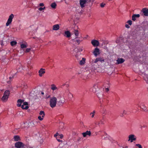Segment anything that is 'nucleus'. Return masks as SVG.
I'll return each instance as SVG.
<instances>
[{"instance_id":"64","label":"nucleus","mask_w":148,"mask_h":148,"mask_svg":"<svg viewBox=\"0 0 148 148\" xmlns=\"http://www.w3.org/2000/svg\"><path fill=\"white\" fill-rule=\"evenodd\" d=\"M147 83H148V81H147Z\"/></svg>"},{"instance_id":"47","label":"nucleus","mask_w":148,"mask_h":148,"mask_svg":"<svg viewBox=\"0 0 148 148\" xmlns=\"http://www.w3.org/2000/svg\"><path fill=\"white\" fill-rule=\"evenodd\" d=\"M109 90V89L108 88H105V91L106 92H108Z\"/></svg>"},{"instance_id":"45","label":"nucleus","mask_w":148,"mask_h":148,"mask_svg":"<svg viewBox=\"0 0 148 148\" xmlns=\"http://www.w3.org/2000/svg\"><path fill=\"white\" fill-rule=\"evenodd\" d=\"M105 4H103V3H101V7L103 8V7L105 5Z\"/></svg>"},{"instance_id":"7","label":"nucleus","mask_w":148,"mask_h":148,"mask_svg":"<svg viewBox=\"0 0 148 148\" xmlns=\"http://www.w3.org/2000/svg\"><path fill=\"white\" fill-rule=\"evenodd\" d=\"M91 43L94 47L97 46L99 45V42L95 40H92L91 42Z\"/></svg>"},{"instance_id":"23","label":"nucleus","mask_w":148,"mask_h":148,"mask_svg":"<svg viewBox=\"0 0 148 148\" xmlns=\"http://www.w3.org/2000/svg\"><path fill=\"white\" fill-rule=\"evenodd\" d=\"M27 44L26 43L24 44H21V47L22 49L25 48L27 47Z\"/></svg>"},{"instance_id":"59","label":"nucleus","mask_w":148,"mask_h":148,"mask_svg":"<svg viewBox=\"0 0 148 148\" xmlns=\"http://www.w3.org/2000/svg\"><path fill=\"white\" fill-rule=\"evenodd\" d=\"M27 148H34L32 147H28Z\"/></svg>"},{"instance_id":"15","label":"nucleus","mask_w":148,"mask_h":148,"mask_svg":"<svg viewBox=\"0 0 148 148\" xmlns=\"http://www.w3.org/2000/svg\"><path fill=\"white\" fill-rule=\"evenodd\" d=\"M142 11L143 12L144 15L146 16H148V9L145 8H143L142 9Z\"/></svg>"},{"instance_id":"39","label":"nucleus","mask_w":148,"mask_h":148,"mask_svg":"<svg viewBox=\"0 0 148 148\" xmlns=\"http://www.w3.org/2000/svg\"><path fill=\"white\" fill-rule=\"evenodd\" d=\"M127 23H128L130 25H131L132 24V21L129 20L127 22Z\"/></svg>"},{"instance_id":"12","label":"nucleus","mask_w":148,"mask_h":148,"mask_svg":"<svg viewBox=\"0 0 148 148\" xmlns=\"http://www.w3.org/2000/svg\"><path fill=\"white\" fill-rule=\"evenodd\" d=\"M80 51L79 50V49L77 47H75L74 48V49L73 50V53L75 55L76 57L77 58L78 56L77 54Z\"/></svg>"},{"instance_id":"49","label":"nucleus","mask_w":148,"mask_h":148,"mask_svg":"<svg viewBox=\"0 0 148 148\" xmlns=\"http://www.w3.org/2000/svg\"><path fill=\"white\" fill-rule=\"evenodd\" d=\"M58 134H59L58 133H57L56 134H55L54 135V136L55 137H56L58 135Z\"/></svg>"},{"instance_id":"52","label":"nucleus","mask_w":148,"mask_h":148,"mask_svg":"<svg viewBox=\"0 0 148 148\" xmlns=\"http://www.w3.org/2000/svg\"><path fill=\"white\" fill-rule=\"evenodd\" d=\"M13 77H14V76H12V77H9V79H11L12 78H13Z\"/></svg>"},{"instance_id":"57","label":"nucleus","mask_w":148,"mask_h":148,"mask_svg":"<svg viewBox=\"0 0 148 148\" xmlns=\"http://www.w3.org/2000/svg\"><path fill=\"white\" fill-rule=\"evenodd\" d=\"M41 94L42 95H43L44 94V92H41Z\"/></svg>"},{"instance_id":"50","label":"nucleus","mask_w":148,"mask_h":148,"mask_svg":"<svg viewBox=\"0 0 148 148\" xmlns=\"http://www.w3.org/2000/svg\"><path fill=\"white\" fill-rule=\"evenodd\" d=\"M38 9L40 11H42L43 10V8H42L40 7V8Z\"/></svg>"},{"instance_id":"8","label":"nucleus","mask_w":148,"mask_h":148,"mask_svg":"<svg viewBox=\"0 0 148 148\" xmlns=\"http://www.w3.org/2000/svg\"><path fill=\"white\" fill-rule=\"evenodd\" d=\"M93 54L96 57L100 53L99 49L97 47L96 48L93 52Z\"/></svg>"},{"instance_id":"35","label":"nucleus","mask_w":148,"mask_h":148,"mask_svg":"<svg viewBox=\"0 0 148 148\" xmlns=\"http://www.w3.org/2000/svg\"><path fill=\"white\" fill-rule=\"evenodd\" d=\"M31 48H27L25 51V53H27L29 52L31 50Z\"/></svg>"},{"instance_id":"60","label":"nucleus","mask_w":148,"mask_h":148,"mask_svg":"<svg viewBox=\"0 0 148 148\" xmlns=\"http://www.w3.org/2000/svg\"><path fill=\"white\" fill-rule=\"evenodd\" d=\"M1 45H3V43L2 42H1Z\"/></svg>"},{"instance_id":"33","label":"nucleus","mask_w":148,"mask_h":148,"mask_svg":"<svg viewBox=\"0 0 148 148\" xmlns=\"http://www.w3.org/2000/svg\"><path fill=\"white\" fill-rule=\"evenodd\" d=\"M98 61V58H96L95 60H93L92 61V64H94V63H96Z\"/></svg>"},{"instance_id":"2","label":"nucleus","mask_w":148,"mask_h":148,"mask_svg":"<svg viewBox=\"0 0 148 148\" xmlns=\"http://www.w3.org/2000/svg\"><path fill=\"white\" fill-rule=\"evenodd\" d=\"M57 102V98L55 97H53L50 98L49 101V105L50 106L53 108L56 107Z\"/></svg>"},{"instance_id":"32","label":"nucleus","mask_w":148,"mask_h":148,"mask_svg":"<svg viewBox=\"0 0 148 148\" xmlns=\"http://www.w3.org/2000/svg\"><path fill=\"white\" fill-rule=\"evenodd\" d=\"M28 124H29V126H34V124L33 122L31 121L30 122H29L28 123Z\"/></svg>"},{"instance_id":"41","label":"nucleus","mask_w":148,"mask_h":148,"mask_svg":"<svg viewBox=\"0 0 148 148\" xmlns=\"http://www.w3.org/2000/svg\"><path fill=\"white\" fill-rule=\"evenodd\" d=\"M136 145L139 148H142L141 145L139 144H136Z\"/></svg>"},{"instance_id":"36","label":"nucleus","mask_w":148,"mask_h":148,"mask_svg":"<svg viewBox=\"0 0 148 148\" xmlns=\"http://www.w3.org/2000/svg\"><path fill=\"white\" fill-rule=\"evenodd\" d=\"M43 118H44V117H42V116H39L38 117V119L39 120L41 121L43 120Z\"/></svg>"},{"instance_id":"9","label":"nucleus","mask_w":148,"mask_h":148,"mask_svg":"<svg viewBox=\"0 0 148 148\" xmlns=\"http://www.w3.org/2000/svg\"><path fill=\"white\" fill-rule=\"evenodd\" d=\"M63 35L66 38H69L71 36V34L69 31L67 30L64 32Z\"/></svg>"},{"instance_id":"11","label":"nucleus","mask_w":148,"mask_h":148,"mask_svg":"<svg viewBox=\"0 0 148 148\" xmlns=\"http://www.w3.org/2000/svg\"><path fill=\"white\" fill-rule=\"evenodd\" d=\"M23 146V144L21 142H17L15 144V146L17 148H21Z\"/></svg>"},{"instance_id":"16","label":"nucleus","mask_w":148,"mask_h":148,"mask_svg":"<svg viewBox=\"0 0 148 148\" xmlns=\"http://www.w3.org/2000/svg\"><path fill=\"white\" fill-rule=\"evenodd\" d=\"M91 133L90 131H87L85 132L82 133V134L84 137H86L87 135L90 136L91 135Z\"/></svg>"},{"instance_id":"10","label":"nucleus","mask_w":148,"mask_h":148,"mask_svg":"<svg viewBox=\"0 0 148 148\" xmlns=\"http://www.w3.org/2000/svg\"><path fill=\"white\" fill-rule=\"evenodd\" d=\"M87 0H80V4L82 8L85 6V4Z\"/></svg>"},{"instance_id":"44","label":"nucleus","mask_w":148,"mask_h":148,"mask_svg":"<svg viewBox=\"0 0 148 148\" xmlns=\"http://www.w3.org/2000/svg\"><path fill=\"white\" fill-rule=\"evenodd\" d=\"M88 37V35H87L85 37H84L83 38V39H86ZM80 38H82V37H81V36L80 37Z\"/></svg>"},{"instance_id":"29","label":"nucleus","mask_w":148,"mask_h":148,"mask_svg":"<svg viewBox=\"0 0 148 148\" xmlns=\"http://www.w3.org/2000/svg\"><path fill=\"white\" fill-rule=\"evenodd\" d=\"M10 44L12 46L15 45L17 44V42L15 41H12L11 42Z\"/></svg>"},{"instance_id":"3","label":"nucleus","mask_w":148,"mask_h":148,"mask_svg":"<svg viewBox=\"0 0 148 148\" xmlns=\"http://www.w3.org/2000/svg\"><path fill=\"white\" fill-rule=\"evenodd\" d=\"M10 94V91L9 90H6L5 91L3 94V95L2 98V100L3 101H6L8 98L9 95Z\"/></svg>"},{"instance_id":"27","label":"nucleus","mask_w":148,"mask_h":148,"mask_svg":"<svg viewBox=\"0 0 148 148\" xmlns=\"http://www.w3.org/2000/svg\"><path fill=\"white\" fill-rule=\"evenodd\" d=\"M40 116H42V117H44L45 116V112L43 111H41L39 113Z\"/></svg>"},{"instance_id":"25","label":"nucleus","mask_w":148,"mask_h":148,"mask_svg":"<svg viewBox=\"0 0 148 148\" xmlns=\"http://www.w3.org/2000/svg\"><path fill=\"white\" fill-rule=\"evenodd\" d=\"M51 89L53 91L58 89L56 86L54 84H52L51 85Z\"/></svg>"},{"instance_id":"1","label":"nucleus","mask_w":148,"mask_h":148,"mask_svg":"<svg viewBox=\"0 0 148 148\" xmlns=\"http://www.w3.org/2000/svg\"><path fill=\"white\" fill-rule=\"evenodd\" d=\"M17 106L18 107L21 106V104L23 102V105L21 106V108L23 109H27L28 108V106H27L28 103L27 102H24V100L21 99H19L17 101Z\"/></svg>"},{"instance_id":"22","label":"nucleus","mask_w":148,"mask_h":148,"mask_svg":"<svg viewBox=\"0 0 148 148\" xmlns=\"http://www.w3.org/2000/svg\"><path fill=\"white\" fill-rule=\"evenodd\" d=\"M14 140L16 141H18L20 140V137L16 135L14 137Z\"/></svg>"},{"instance_id":"42","label":"nucleus","mask_w":148,"mask_h":148,"mask_svg":"<svg viewBox=\"0 0 148 148\" xmlns=\"http://www.w3.org/2000/svg\"><path fill=\"white\" fill-rule=\"evenodd\" d=\"M127 114V113H126V111L125 110H124L123 111L122 114L121 116H123V114Z\"/></svg>"},{"instance_id":"19","label":"nucleus","mask_w":148,"mask_h":148,"mask_svg":"<svg viewBox=\"0 0 148 148\" xmlns=\"http://www.w3.org/2000/svg\"><path fill=\"white\" fill-rule=\"evenodd\" d=\"M139 14H134L132 17V19L133 20L135 21L137 18H138L140 16Z\"/></svg>"},{"instance_id":"51","label":"nucleus","mask_w":148,"mask_h":148,"mask_svg":"<svg viewBox=\"0 0 148 148\" xmlns=\"http://www.w3.org/2000/svg\"><path fill=\"white\" fill-rule=\"evenodd\" d=\"M79 50L80 51L79 52H80L83 51V49L82 48H80V49H79Z\"/></svg>"},{"instance_id":"18","label":"nucleus","mask_w":148,"mask_h":148,"mask_svg":"<svg viewBox=\"0 0 148 148\" xmlns=\"http://www.w3.org/2000/svg\"><path fill=\"white\" fill-rule=\"evenodd\" d=\"M73 33L74 34H75V35L76 36L75 38H80V37H78L77 36H79V33L78 31L77 30H75L73 32Z\"/></svg>"},{"instance_id":"34","label":"nucleus","mask_w":148,"mask_h":148,"mask_svg":"<svg viewBox=\"0 0 148 148\" xmlns=\"http://www.w3.org/2000/svg\"><path fill=\"white\" fill-rule=\"evenodd\" d=\"M95 113V110H94L92 112H91L90 113V115H91L92 118L94 117Z\"/></svg>"},{"instance_id":"48","label":"nucleus","mask_w":148,"mask_h":148,"mask_svg":"<svg viewBox=\"0 0 148 148\" xmlns=\"http://www.w3.org/2000/svg\"><path fill=\"white\" fill-rule=\"evenodd\" d=\"M59 136H60V138H62L63 137V135L62 134L59 135Z\"/></svg>"},{"instance_id":"62","label":"nucleus","mask_w":148,"mask_h":148,"mask_svg":"<svg viewBox=\"0 0 148 148\" xmlns=\"http://www.w3.org/2000/svg\"><path fill=\"white\" fill-rule=\"evenodd\" d=\"M145 79V81H146V79Z\"/></svg>"},{"instance_id":"58","label":"nucleus","mask_w":148,"mask_h":148,"mask_svg":"<svg viewBox=\"0 0 148 148\" xmlns=\"http://www.w3.org/2000/svg\"><path fill=\"white\" fill-rule=\"evenodd\" d=\"M43 8V10H44L45 8V7H44L43 8Z\"/></svg>"},{"instance_id":"21","label":"nucleus","mask_w":148,"mask_h":148,"mask_svg":"<svg viewBox=\"0 0 148 148\" xmlns=\"http://www.w3.org/2000/svg\"><path fill=\"white\" fill-rule=\"evenodd\" d=\"M86 58H83L82 59V60L80 61L79 64L81 65L84 64L85 63Z\"/></svg>"},{"instance_id":"46","label":"nucleus","mask_w":148,"mask_h":148,"mask_svg":"<svg viewBox=\"0 0 148 148\" xmlns=\"http://www.w3.org/2000/svg\"><path fill=\"white\" fill-rule=\"evenodd\" d=\"M44 5V4L43 3H41L39 4L40 6H43Z\"/></svg>"},{"instance_id":"14","label":"nucleus","mask_w":148,"mask_h":148,"mask_svg":"<svg viewBox=\"0 0 148 148\" xmlns=\"http://www.w3.org/2000/svg\"><path fill=\"white\" fill-rule=\"evenodd\" d=\"M125 61V60L122 58H118L116 60L117 63V64H121L122 63Z\"/></svg>"},{"instance_id":"5","label":"nucleus","mask_w":148,"mask_h":148,"mask_svg":"<svg viewBox=\"0 0 148 148\" xmlns=\"http://www.w3.org/2000/svg\"><path fill=\"white\" fill-rule=\"evenodd\" d=\"M14 17V15L13 14L10 15L9 17V18L6 23V26H8L12 22V20Z\"/></svg>"},{"instance_id":"63","label":"nucleus","mask_w":148,"mask_h":148,"mask_svg":"<svg viewBox=\"0 0 148 148\" xmlns=\"http://www.w3.org/2000/svg\"><path fill=\"white\" fill-rule=\"evenodd\" d=\"M64 85H65V84L63 85V86H64Z\"/></svg>"},{"instance_id":"17","label":"nucleus","mask_w":148,"mask_h":148,"mask_svg":"<svg viewBox=\"0 0 148 148\" xmlns=\"http://www.w3.org/2000/svg\"><path fill=\"white\" fill-rule=\"evenodd\" d=\"M138 107H140L143 110L145 111H146L147 110V108L146 106L143 103H141L140 106L138 105Z\"/></svg>"},{"instance_id":"20","label":"nucleus","mask_w":148,"mask_h":148,"mask_svg":"<svg viewBox=\"0 0 148 148\" xmlns=\"http://www.w3.org/2000/svg\"><path fill=\"white\" fill-rule=\"evenodd\" d=\"M60 27L58 25L56 24L53 26V29L54 30H57L59 29Z\"/></svg>"},{"instance_id":"43","label":"nucleus","mask_w":148,"mask_h":148,"mask_svg":"<svg viewBox=\"0 0 148 148\" xmlns=\"http://www.w3.org/2000/svg\"><path fill=\"white\" fill-rule=\"evenodd\" d=\"M125 27L126 28H130V26L129 25H128L126 24L125 25Z\"/></svg>"},{"instance_id":"31","label":"nucleus","mask_w":148,"mask_h":148,"mask_svg":"<svg viewBox=\"0 0 148 148\" xmlns=\"http://www.w3.org/2000/svg\"><path fill=\"white\" fill-rule=\"evenodd\" d=\"M96 87H97L96 84H95L93 86V88L92 89V91L93 92H95L96 91Z\"/></svg>"},{"instance_id":"53","label":"nucleus","mask_w":148,"mask_h":148,"mask_svg":"<svg viewBox=\"0 0 148 148\" xmlns=\"http://www.w3.org/2000/svg\"><path fill=\"white\" fill-rule=\"evenodd\" d=\"M59 102H61L62 103H63L64 101H62L61 100H60L59 101Z\"/></svg>"},{"instance_id":"24","label":"nucleus","mask_w":148,"mask_h":148,"mask_svg":"<svg viewBox=\"0 0 148 148\" xmlns=\"http://www.w3.org/2000/svg\"><path fill=\"white\" fill-rule=\"evenodd\" d=\"M109 137V136L106 133H105L103 136H102V138L103 139H106L108 138Z\"/></svg>"},{"instance_id":"56","label":"nucleus","mask_w":148,"mask_h":148,"mask_svg":"<svg viewBox=\"0 0 148 148\" xmlns=\"http://www.w3.org/2000/svg\"><path fill=\"white\" fill-rule=\"evenodd\" d=\"M21 51H22V54H23L24 53V50H21Z\"/></svg>"},{"instance_id":"30","label":"nucleus","mask_w":148,"mask_h":148,"mask_svg":"<svg viewBox=\"0 0 148 148\" xmlns=\"http://www.w3.org/2000/svg\"><path fill=\"white\" fill-rule=\"evenodd\" d=\"M50 97H50V95H48L47 94H46L45 95V96H44V97H43L42 98V99L45 98V99H48L49 98H50Z\"/></svg>"},{"instance_id":"6","label":"nucleus","mask_w":148,"mask_h":148,"mask_svg":"<svg viewBox=\"0 0 148 148\" xmlns=\"http://www.w3.org/2000/svg\"><path fill=\"white\" fill-rule=\"evenodd\" d=\"M45 70L44 69L41 68L38 71L39 75L40 77H42L45 73Z\"/></svg>"},{"instance_id":"61","label":"nucleus","mask_w":148,"mask_h":148,"mask_svg":"<svg viewBox=\"0 0 148 148\" xmlns=\"http://www.w3.org/2000/svg\"><path fill=\"white\" fill-rule=\"evenodd\" d=\"M97 96H98V97L99 98H100V97L98 95H97Z\"/></svg>"},{"instance_id":"38","label":"nucleus","mask_w":148,"mask_h":148,"mask_svg":"<svg viewBox=\"0 0 148 148\" xmlns=\"http://www.w3.org/2000/svg\"><path fill=\"white\" fill-rule=\"evenodd\" d=\"M68 95L69 97L71 99L73 97L72 95L70 92H69V93Z\"/></svg>"},{"instance_id":"4","label":"nucleus","mask_w":148,"mask_h":148,"mask_svg":"<svg viewBox=\"0 0 148 148\" xmlns=\"http://www.w3.org/2000/svg\"><path fill=\"white\" fill-rule=\"evenodd\" d=\"M128 141H130L131 143L133 142L134 141L136 140V136L133 134H131L129 135L128 136Z\"/></svg>"},{"instance_id":"13","label":"nucleus","mask_w":148,"mask_h":148,"mask_svg":"<svg viewBox=\"0 0 148 148\" xmlns=\"http://www.w3.org/2000/svg\"><path fill=\"white\" fill-rule=\"evenodd\" d=\"M28 123L26 122L22 124L21 126L22 128H26L29 127Z\"/></svg>"},{"instance_id":"55","label":"nucleus","mask_w":148,"mask_h":148,"mask_svg":"<svg viewBox=\"0 0 148 148\" xmlns=\"http://www.w3.org/2000/svg\"><path fill=\"white\" fill-rule=\"evenodd\" d=\"M100 103L101 104V107H102V103H101V102L100 101Z\"/></svg>"},{"instance_id":"28","label":"nucleus","mask_w":148,"mask_h":148,"mask_svg":"<svg viewBox=\"0 0 148 148\" xmlns=\"http://www.w3.org/2000/svg\"><path fill=\"white\" fill-rule=\"evenodd\" d=\"M51 6L52 8H55L56 7V4L55 3H53L51 4Z\"/></svg>"},{"instance_id":"40","label":"nucleus","mask_w":148,"mask_h":148,"mask_svg":"<svg viewBox=\"0 0 148 148\" xmlns=\"http://www.w3.org/2000/svg\"><path fill=\"white\" fill-rule=\"evenodd\" d=\"M56 148H63V146L62 144H60Z\"/></svg>"},{"instance_id":"37","label":"nucleus","mask_w":148,"mask_h":148,"mask_svg":"<svg viewBox=\"0 0 148 148\" xmlns=\"http://www.w3.org/2000/svg\"><path fill=\"white\" fill-rule=\"evenodd\" d=\"M76 42L78 43V44H79L80 43V42H81L82 41V40H80L79 39H77L76 40Z\"/></svg>"},{"instance_id":"54","label":"nucleus","mask_w":148,"mask_h":148,"mask_svg":"<svg viewBox=\"0 0 148 148\" xmlns=\"http://www.w3.org/2000/svg\"><path fill=\"white\" fill-rule=\"evenodd\" d=\"M57 138V140H58L59 142H61V140H59V139H57V138Z\"/></svg>"},{"instance_id":"26","label":"nucleus","mask_w":148,"mask_h":148,"mask_svg":"<svg viewBox=\"0 0 148 148\" xmlns=\"http://www.w3.org/2000/svg\"><path fill=\"white\" fill-rule=\"evenodd\" d=\"M98 61L101 62V63L104 62L105 60L104 58L103 57H100L98 58Z\"/></svg>"}]
</instances>
